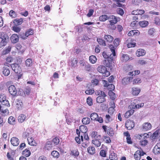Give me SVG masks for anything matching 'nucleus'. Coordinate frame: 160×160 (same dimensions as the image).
I'll list each match as a JSON object with an SVG mask.
<instances>
[{"label": "nucleus", "mask_w": 160, "mask_h": 160, "mask_svg": "<svg viewBox=\"0 0 160 160\" xmlns=\"http://www.w3.org/2000/svg\"><path fill=\"white\" fill-rule=\"evenodd\" d=\"M15 121V118L12 116L10 117L8 119V122L10 124H13Z\"/></svg>", "instance_id": "nucleus-46"}, {"label": "nucleus", "mask_w": 160, "mask_h": 160, "mask_svg": "<svg viewBox=\"0 0 160 160\" xmlns=\"http://www.w3.org/2000/svg\"><path fill=\"white\" fill-rule=\"evenodd\" d=\"M112 120L111 117L109 115H106V119L105 120V122L108 123Z\"/></svg>", "instance_id": "nucleus-57"}, {"label": "nucleus", "mask_w": 160, "mask_h": 160, "mask_svg": "<svg viewBox=\"0 0 160 160\" xmlns=\"http://www.w3.org/2000/svg\"><path fill=\"white\" fill-rule=\"evenodd\" d=\"M52 155L55 158H58V157L59 154V152L56 151H53L51 153Z\"/></svg>", "instance_id": "nucleus-47"}, {"label": "nucleus", "mask_w": 160, "mask_h": 160, "mask_svg": "<svg viewBox=\"0 0 160 160\" xmlns=\"http://www.w3.org/2000/svg\"><path fill=\"white\" fill-rule=\"evenodd\" d=\"M82 122L84 124H88L90 122L89 118L88 117L84 118L82 119Z\"/></svg>", "instance_id": "nucleus-32"}, {"label": "nucleus", "mask_w": 160, "mask_h": 160, "mask_svg": "<svg viewBox=\"0 0 160 160\" xmlns=\"http://www.w3.org/2000/svg\"><path fill=\"white\" fill-rule=\"evenodd\" d=\"M23 22V19L22 18L19 19H16L13 21V23L15 25L18 26L21 24Z\"/></svg>", "instance_id": "nucleus-25"}, {"label": "nucleus", "mask_w": 160, "mask_h": 160, "mask_svg": "<svg viewBox=\"0 0 160 160\" xmlns=\"http://www.w3.org/2000/svg\"><path fill=\"white\" fill-rule=\"evenodd\" d=\"M134 112V110H131L127 111L125 114V117L126 118H128L132 115Z\"/></svg>", "instance_id": "nucleus-31"}, {"label": "nucleus", "mask_w": 160, "mask_h": 160, "mask_svg": "<svg viewBox=\"0 0 160 160\" xmlns=\"http://www.w3.org/2000/svg\"><path fill=\"white\" fill-rule=\"evenodd\" d=\"M153 152L155 154L160 153V143H158L154 147Z\"/></svg>", "instance_id": "nucleus-14"}, {"label": "nucleus", "mask_w": 160, "mask_h": 160, "mask_svg": "<svg viewBox=\"0 0 160 160\" xmlns=\"http://www.w3.org/2000/svg\"><path fill=\"white\" fill-rule=\"evenodd\" d=\"M11 66L12 70L16 73L19 74L21 72V68L18 64L16 63L12 64H11Z\"/></svg>", "instance_id": "nucleus-5"}, {"label": "nucleus", "mask_w": 160, "mask_h": 160, "mask_svg": "<svg viewBox=\"0 0 160 160\" xmlns=\"http://www.w3.org/2000/svg\"><path fill=\"white\" fill-rule=\"evenodd\" d=\"M148 142V140H141L140 141V143L141 145L143 146H146Z\"/></svg>", "instance_id": "nucleus-48"}, {"label": "nucleus", "mask_w": 160, "mask_h": 160, "mask_svg": "<svg viewBox=\"0 0 160 160\" xmlns=\"http://www.w3.org/2000/svg\"><path fill=\"white\" fill-rule=\"evenodd\" d=\"M160 131L158 130L155 131L153 134L152 135V139H155L156 137H157L159 133H160Z\"/></svg>", "instance_id": "nucleus-50"}, {"label": "nucleus", "mask_w": 160, "mask_h": 160, "mask_svg": "<svg viewBox=\"0 0 160 160\" xmlns=\"http://www.w3.org/2000/svg\"><path fill=\"white\" fill-rule=\"evenodd\" d=\"M32 60L31 59H28L26 61V65L28 67L30 66L32 64Z\"/></svg>", "instance_id": "nucleus-51"}, {"label": "nucleus", "mask_w": 160, "mask_h": 160, "mask_svg": "<svg viewBox=\"0 0 160 160\" xmlns=\"http://www.w3.org/2000/svg\"><path fill=\"white\" fill-rule=\"evenodd\" d=\"M102 82L104 87H107L109 91H112L114 89V86L112 83H109L108 81L105 80H103Z\"/></svg>", "instance_id": "nucleus-6"}, {"label": "nucleus", "mask_w": 160, "mask_h": 160, "mask_svg": "<svg viewBox=\"0 0 160 160\" xmlns=\"http://www.w3.org/2000/svg\"><path fill=\"white\" fill-rule=\"evenodd\" d=\"M77 60L76 58H73V60H72L71 65L72 67H75V66L77 64Z\"/></svg>", "instance_id": "nucleus-58"}, {"label": "nucleus", "mask_w": 160, "mask_h": 160, "mask_svg": "<svg viewBox=\"0 0 160 160\" xmlns=\"http://www.w3.org/2000/svg\"><path fill=\"white\" fill-rule=\"evenodd\" d=\"M0 38L2 39L0 42V48L5 46L9 41L8 35L4 32H0Z\"/></svg>", "instance_id": "nucleus-1"}, {"label": "nucleus", "mask_w": 160, "mask_h": 160, "mask_svg": "<svg viewBox=\"0 0 160 160\" xmlns=\"http://www.w3.org/2000/svg\"><path fill=\"white\" fill-rule=\"evenodd\" d=\"M59 142V140L58 138L55 137L52 140V142L55 145L58 144Z\"/></svg>", "instance_id": "nucleus-54"}, {"label": "nucleus", "mask_w": 160, "mask_h": 160, "mask_svg": "<svg viewBox=\"0 0 160 160\" xmlns=\"http://www.w3.org/2000/svg\"><path fill=\"white\" fill-rule=\"evenodd\" d=\"M33 32L32 30L29 29L26 32L25 35L27 37H28L30 35H32L33 34Z\"/></svg>", "instance_id": "nucleus-49"}, {"label": "nucleus", "mask_w": 160, "mask_h": 160, "mask_svg": "<svg viewBox=\"0 0 160 160\" xmlns=\"http://www.w3.org/2000/svg\"><path fill=\"white\" fill-rule=\"evenodd\" d=\"M114 79V78L113 76H110L108 78V80L107 81L109 83H112Z\"/></svg>", "instance_id": "nucleus-62"}, {"label": "nucleus", "mask_w": 160, "mask_h": 160, "mask_svg": "<svg viewBox=\"0 0 160 160\" xmlns=\"http://www.w3.org/2000/svg\"><path fill=\"white\" fill-rule=\"evenodd\" d=\"M80 131L83 133H86L87 132L88 129L85 125H81L79 128Z\"/></svg>", "instance_id": "nucleus-23"}, {"label": "nucleus", "mask_w": 160, "mask_h": 160, "mask_svg": "<svg viewBox=\"0 0 160 160\" xmlns=\"http://www.w3.org/2000/svg\"><path fill=\"white\" fill-rule=\"evenodd\" d=\"M108 94L110 97V98L112 100H113L115 99L116 98V95L115 93L113 92L112 91H109Z\"/></svg>", "instance_id": "nucleus-41"}, {"label": "nucleus", "mask_w": 160, "mask_h": 160, "mask_svg": "<svg viewBox=\"0 0 160 160\" xmlns=\"http://www.w3.org/2000/svg\"><path fill=\"white\" fill-rule=\"evenodd\" d=\"M52 147V144L50 141H48L45 146L44 148L47 150H49Z\"/></svg>", "instance_id": "nucleus-34"}, {"label": "nucleus", "mask_w": 160, "mask_h": 160, "mask_svg": "<svg viewBox=\"0 0 160 160\" xmlns=\"http://www.w3.org/2000/svg\"><path fill=\"white\" fill-rule=\"evenodd\" d=\"M89 60L90 62L92 63H95L97 61V58L95 56L91 55L89 57Z\"/></svg>", "instance_id": "nucleus-37"}, {"label": "nucleus", "mask_w": 160, "mask_h": 160, "mask_svg": "<svg viewBox=\"0 0 160 160\" xmlns=\"http://www.w3.org/2000/svg\"><path fill=\"white\" fill-rule=\"evenodd\" d=\"M31 134V132L30 131V129H27L25 132L23 134V136L24 138H27L29 137V136H30Z\"/></svg>", "instance_id": "nucleus-28"}, {"label": "nucleus", "mask_w": 160, "mask_h": 160, "mask_svg": "<svg viewBox=\"0 0 160 160\" xmlns=\"http://www.w3.org/2000/svg\"><path fill=\"white\" fill-rule=\"evenodd\" d=\"M136 54L137 56L139 57L144 56L146 54V51L142 49H139L137 51Z\"/></svg>", "instance_id": "nucleus-13"}, {"label": "nucleus", "mask_w": 160, "mask_h": 160, "mask_svg": "<svg viewBox=\"0 0 160 160\" xmlns=\"http://www.w3.org/2000/svg\"><path fill=\"white\" fill-rule=\"evenodd\" d=\"M93 143L95 146L97 147H99L101 144V142L100 141L97 139H95L94 140H92V141Z\"/></svg>", "instance_id": "nucleus-40"}, {"label": "nucleus", "mask_w": 160, "mask_h": 160, "mask_svg": "<svg viewBox=\"0 0 160 160\" xmlns=\"http://www.w3.org/2000/svg\"><path fill=\"white\" fill-rule=\"evenodd\" d=\"M12 30L15 32H18L20 31V28L17 26H14L12 27Z\"/></svg>", "instance_id": "nucleus-60"}, {"label": "nucleus", "mask_w": 160, "mask_h": 160, "mask_svg": "<svg viewBox=\"0 0 160 160\" xmlns=\"http://www.w3.org/2000/svg\"><path fill=\"white\" fill-rule=\"evenodd\" d=\"M137 138L140 140H148L149 138V136L148 134L145 133L138 135Z\"/></svg>", "instance_id": "nucleus-11"}, {"label": "nucleus", "mask_w": 160, "mask_h": 160, "mask_svg": "<svg viewBox=\"0 0 160 160\" xmlns=\"http://www.w3.org/2000/svg\"><path fill=\"white\" fill-rule=\"evenodd\" d=\"M129 59L128 55L126 54H123L121 58V60L123 62H126Z\"/></svg>", "instance_id": "nucleus-39"}, {"label": "nucleus", "mask_w": 160, "mask_h": 160, "mask_svg": "<svg viewBox=\"0 0 160 160\" xmlns=\"http://www.w3.org/2000/svg\"><path fill=\"white\" fill-rule=\"evenodd\" d=\"M132 77L124 78L122 80V83L124 85L127 84L132 80Z\"/></svg>", "instance_id": "nucleus-17"}, {"label": "nucleus", "mask_w": 160, "mask_h": 160, "mask_svg": "<svg viewBox=\"0 0 160 160\" xmlns=\"http://www.w3.org/2000/svg\"><path fill=\"white\" fill-rule=\"evenodd\" d=\"M87 149L88 153L91 154H93L95 153V149L94 147H89Z\"/></svg>", "instance_id": "nucleus-35"}, {"label": "nucleus", "mask_w": 160, "mask_h": 160, "mask_svg": "<svg viewBox=\"0 0 160 160\" xmlns=\"http://www.w3.org/2000/svg\"><path fill=\"white\" fill-rule=\"evenodd\" d=\"M132 93L133 95L137 96L140 93L141 90L138 88L133 87L132 88Z\"/></svg>", "instance_id": "nucleus-16"}, {"label": "nucleus", "mask_w": 160, "mask_h": 160, "mask_svg": "<svg viewBox=\"0 0 160 160\" xmlns=\"http://www.w3.org/2000/svg\"><path fill=\"white\" fill-rule=\"evenodd\" d=\"M16 107L18 109L22 108L23 104L22 101L20 100L17 99L15 101Z\"/></svg>", "instance_id": "nucleus-24"}, {"label": "nucleus", "mask_w": 160, "mask_h": 160, "mask_svg": "<svg viewBox=\"0 0 160 160\" xmlns=\"http://www.w3.org/2000/svg\"><path fill=\"white\" fill-rule=\"evenodd\" d=\"M109 158L111 160H118L117 155L114 152H112L109 155Z\"/></svg>", "instance_id": "nucleus-27"}, {"label": "nucleus", "mask_w": 160, "mask_h": 160, "mask_svg": "<svg viewBox=\"0 0 160 160\" xmlns=\"http://www.w3.org/2000/svg\"><path fill=\"white\" fill-rule=\"evenodd\" d=\"M106 95L105 93L104 95L102 94L101 96H98L96 98V102L98 103H102L106 101L105 98L106 97Z\"/></svg>", "instance_id": "nucleus-9"}, {"label": "nucleus", "mask_w": 160, "mask_h": 160, "mask_svg": "<svg viewBox=\"0 0 160 160\" xmlns=\"http://www.w3.org/2000/svg\"><path fill=\"white\" fill-rule=\"evenodd\" d=\"M71 155L75 157L78 156L79 154V153L77 149L71 151Z\"/></svg>", "instance_id": "nucleus-44"}, {"label": "nucleus", "mask_w": 160, "mask_h": 160, "mask_svg": "<svg viewBox=\"0 0 160 160\" xmlns=\"http://www.w3.org/2000/svg\"><path fill=\"white\" fill-rule=\"evenodd\" d=\"M97 41L100 45H102L103 46H106L105 41L101 38H97Z\"/></svg>", "instance_id": "nucleus-38"}, {"label": "nucleus", "mask_w": 160, "mask_h": 160, "mask_svg": "<svg viewBox=\"0 0 160 160\" xmlns=\"http://www.w3.org/2000/svg\"><path fill=\"white\" fill-rule=\"evenodd\" d=\"M8 91L13 96H15L17 93V91L15 86L11 85L8 88Z\"/></svg>", "instance_id": "nucleus-8"}, {"label": "nucleus", "mask_w": 160, "mask_h": 160, "mask_svg": "<svg viewBox=\"0 0 160 160\" xmlns=\"http://www.w3.org/2000/svg\"><path fill=\"white\" fill-rule=\"evenodd\" d=\"M152 128V125L149 122H146L142 125V129L145 131H147L150 129Z\"/></svg>", "instance_id": "nucleus-15"}, {"label": "nucleus", "mask_w": 160, "mask_h": 160, "mask_svg": "<svg viewBox=\"0 0 160 160\" xmlns=\"http://www.w3.org/2000/svg\"><path fill=\"white\" fill-rule=\"evenodd\" d=\"M94 92V90L93 89L87 90L85 91V93L87 94H92Z\"/></svg>", "instance_id": "nucleus-56"}, {"label": "nucleus", "mask_w": 160, "mask_h": 160, "mask_svg": "<svg viewBox=\"0 0 160 160\" xmlns=\"http://www.w3.org/2000/svg\"><path fill=\"white\" fill-rule=\"evenodd\" d=\"M125 125L128 129L131 130L134 127V121L129 120L127 121Z\"/></svg>", "instance_id": "nucleus-7"}, {"label": "nucleus", "mask_w": 160, "mask_h": 160, "mask_svg": "<svg viewBox=\"0 0 160 160\" xmlns=\"http://www.w3.org/2000/svg\"><path fill=\"white\" fill-rule=\"evenodd\" d=\"M26 116L23 114H21L18 117V122L20 123L23 122L26 118Z\"/></svg>", "instance_id": "nucleus-22"}, {"label": "nucleus", "mask_w": 160, "mask_h": 160, "mask_svg": "<svg viewBox=\"0 0 160 160\" xmlns=\"http://www.w3.org/2000/svg\"><path fill=\"white\" fill-rule=\"evenodd\" d=\"M141 82V79L139 78H137L134 79L133 82V84L140 83Z\"/></svg>", "instance_id": "nucleus-64"}, {"label": "nucleus", "mask_w": 160, "mask_h": 160, "mask_svg": "<svg viewBox=\"0 0 160 160\" xmlns=\"http://www.w3.org/2000/svg\"><path fill=\"white\" fill-rule=\"evenodd\" d=\"M139 100L138 99L136 98L132 99L131 102L130 108L133 109L139 108L143 106L144 104L142 103L139 104Z\"/></svg>", "instance_id": "nucleus-2"}, {"label": "nucleus", "mask_w": 160, "mask_h": 160, "mask_svg": "<svg viewBox=\"0 0 160 160\" xmlns=\"http://www.w3.org/2000/svg\"><path fill=\"white\" fill-rule=\"evenodd\" d=\"M87 102L89 106H91L92 104V102L91 98H88L87 99Z\"/></svg>", "instance_id": "nucleus-61"}, {"label": "nucleus", "mask_w": 160, "mask_h": 160, "mask_svg": "<svg viewBox=\"0 0 160 160\" xmlns=\"http://www.w3.org/2000/svg\"><path fill=\"white\" fill-rule=\"evenodd\" d=\"M109 16L106 15H103L99 17L100 21L102 22H104L107 20L109 19Z\"/></svg>", "instance_id": "nucleus-29"}, {"label": "nucleus", "mask_w": 160, "mask_h": 160, "mask_svg": "<svg viewBox=\"0 0 160 160\" xmlns=\"http://www.w3.org/2000/svg\"><path fill=\"white\" fill-rule=\"evenodd\" d=\"M138 63L141 65H143L146 64L147 62L146 61L143 60H138Z\"/></svg>", "instance_id": "nucleus-59"}, {"label": "nucleus", "mask_w": 160, "mask_h": 160, "mask_svg": "<svg viewBox=\"0 0 160 160\" xmlns=\"http://www.w3.org/2000/svg\"><path fill=\"white\" fill-rule=\"evenodd\" d=\"M103 140L107 143H109L111 142V140L109 137L104 136L103 137Z\"/></svg>", "instance_id": "nucleus-55"}, {"label": "nucleus", "mask_w": 160, "mask_h": 160, "mask_svg": "<svg viewBox=\"0 0 160 160\" xmlns=\"http://www.w3.org/2000/svg\"><path fill=\"white\" fill-rule=\"evenodd\" d=\"M90 118L92 120H96L100 123H102L103 122V118L101 117H99L98 115L95 112L91 113L90 116Z\"/></svg>", "instance_id": "nucleus-4"}, {"label": "nucleus", "mask_w": 160, "mask_h": 160, "mask_svg": "<svg viewBox=\"0 0 160 160\" xmlns=\"http://www.w3.org/2000/svg\"><path fill=\"white\" fill-rule=\"evenodd\" d=\"M11 40L12 43H15L18 41V36L15 34H13L11 37Z\"/></svg>", "instance_id": "nucleus-19"}, {"label": "nucleus", "mask_w": 160, "mask_h": 160, "mask_svg": "<svg viewBox=\"0 0 160 160\" xmlns=\"http://www.w3.org/2000/svg\"><path fill=\"white\" fill-rule=\"evenodd\" d=\"M109 19L110 20L109 22L110 23L116 24L120 20V18L114 15H111L109 16Z\"/></svg>", "instance_id": "nucleus-10"}, {"label": "nucleus", "mask_w": 160, "mask_h": 160, "mask_svg": "<svg viewBox=\"0 0 160 160\" xmlns=\"http://www.w3.org/2000/svg\"><path fill=\"white\" fill-rule=\"evenodd\" d=\"M27 140L28 144L31 146H35L36 145V143L35 142V141L32 138L28 137L27 138Z\"/></svg>", "instance_id": "nucleus-26"}, {"label": "nucleus", "mask_w": 160, "mask_h": 160, "mask_svg": "<svg viewBox=\"0 0 160 160\" xmlns=\"http://www.w3.org/2000/svg\"><path fill=\"white\" fill-rule=\"evenodd\" d=\"M10 141L11 144L14 146H17L19 143L18 139L15 137H13L12 138Z\"/></svg>", "instance_id": "nucleus-12"}, {"label": "nucleus", "mask_w": 160, "mask_h": 160, "mask_svg": "<svg viewBox=\"0 0 160 160\" xmlns=\"http://www.w3.org/2000/svg\"><path fill=\"white\" fill-rule=\"evenodd\" d=\"M109 48L110 49L111 51L112 52V54H111L110 55V58L111 59L112 57V55L113 56H116L115 48L112 45H109Z\"/></svg>", "instance_id": "nucleus-20"}, {"label": "nucleus", "mask_w": 160, "mask_h": 160, "mask_svg": "<svg viewBox=\"0 0 160 160\" xmlns=\"http://www.w3.org/2000/svg\"><path fill=\"white\" fill-rule=\"evenodd\" d=\"M98 71L100 73L103 74V75L107 77L110 75V72L107 70V68L104 66L100 65L97 68Z\"/></svg>", "instance_id": "nucleus-3"}, {"label": "nucleus", "mask_w": 160, "mask_h": 160, "mask_svg": "<svg viewBox=\"0 0 160 160\" xmlns=\"http://www.w3.org/2000/svg\"><path fill=\"white\" fill-rule=\"evenodd\" d=\"M11 47L10 46H8L6 49L3 51L2 54L4 55L8 53L11 51Z\"/></svg>", "instance_id": "nucleus-43"}, {"label": "nucleus", "mask_w": 160, "mask_h": 160, "mask_svg": "<svg viewBox=\"0 0 160 160\" xmlns=\"http://www.w3.org/2000/svg\"><path fill=\"white\" fill-rule=\"evenodd\" d=\"M104 93H105V92H104L100 90L97 91L95 92V94L97 95L101 96L102 94L104 95Z\"/></svg>", "instance_id": "nucleus-63"}, {"label": "nucleus", "mask_w": 160, "mask_h": 160, "mask_svg": "<svg viewBox=\"0 0 160 160\" xmlns=\"http://www.w3.org/2000/svg\"><path fill=\"white\" fill-rule=\"evenodd\" d=\"M134 157L135 159L136 160H140L141 158V152L138 150L135 152Z\"/></svg>", "instance_id": "nucleus-21"}, {"label": "nucleus", "mask_w": 160, "mask_h": 160, "mask_svg": "<svg viewBox=\"0 0 160 160\" xmlns=\"http://www.w3.org/2000/svg\"><path fill=\"white\" fill-rule=\"evenodd\" d=\"M3 72L5 76H8L10 73V70L7 67H4L3 68Z\"/></svg>", "instance_id": "nucleus-36"}, {"label": "nucleus", "mask_w": 160, "mask_h": 160, "mask_svg": "<svg viewBox=\"0 0 160 160\" xmlns=\"http://www.w3.org/2000/svg\"><path fill=\"white\" fill-rule=\"evenodd\" d=\"M139 25L142 28L146 27L148 24V21H140L139 23Z\"/></svg>", "instance_id": "nucleus-30"}, {"label": "nucleus", "mask_w": 160, "mask_h": 160, "mask_svg": "<svg viewBox=\"0 0 160 160\" xmlns=\"http://www.w3.org/2000/svg\"><path fill=\"white\" fill-rule=\"evenodd\" d=\"M91 136L92 138H95L100 137V135L97 134V132H92L91 134Z\"/></svg>", "instance_id": "nucleus-45"}, {"label": "nucleus", "mask_w": 160, "mask_h": 160, "mask_svg": "<svg viewBox=\"0 0 160 160\" xmlns=\"http://www.w3.org/2000/svg\"><path fill=\"white\" fill-rule=\"evenodd\" d=\"M22 154L26 157H28L30 156L31 152L29 150L27 149H26L23 151Z\"/></svg>", "instance_id": "nucleus-33"}, {"label": "nucleus", "mask_w": 160, "mask_h": 160, "mask_svg": "<svg viewBox=\"0 0 160 160\" xmlns=\"http://www.w3.org/2000/svg\"><path fill=\"white\" fill-rule=\"evenodd\" d=\"M2 105L6 106L7 107H9L10 106V104L9 103V102L7 100H6L5 98V100H4L2 101L1 102Z\"/></svg>", "instance_id": "nucleus-52"}, {"label": "nucleus", "mask_w": 160, "mask_h": 160, "mask_svg": "<svg viewBox=\"0 0 160 160\" xmlns=\"http://www.w3.org/2000/svg\"><path fill=\"white\" fill-rule=\"evenodd\" d=\"M9 14V16L12 18H15L17 17L16 13L12 10L10 11Z\"/></svg>", "instance_id": "nucleus-42"}, {"label": "nucleus", "mask_w": 160, "mask_h": 160, "mask_svg": "<svg viewBox=\"0 0 160 160\" xmlns=\"http://www.w3.org/2000/svg\"><path fill=\"white\" fill-rule=\"evenodd\" d=\"M120 41L119 39H115L113 43L115 46L117 47L119 44Z\"/></svg>", "instance_id": "nucleus-53"}, {"label": "nucleus", "mask_w": 160, "mask_h": 160, "mask_svg": "<svg viewBox=\"0 0 160 160\" xmlns=\"http://www.w3.org/2000/svg\"><path fill=\"white\" fill-rule=\"evenodd\" d=\"M104 39L107 42L111 43L113 40V38L111 35H105L104 37Z\"/></svg>", "instance_id": "nucleus-18"}]
</instances>
